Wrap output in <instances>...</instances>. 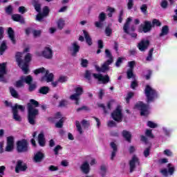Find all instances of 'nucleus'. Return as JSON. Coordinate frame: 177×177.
Returning a JSON list of instances; mask_svg holds the SVG:
<instances>
[{
    "instance_id": "nucleus-1",
    "label": "nucleus",
    "mask_w": 177,
    "mask_h": 177,
    "mask_svg": "<svg viewBox=\"0 0 177 177\" xmlns=\"http://www.w3.org/2000/svg\"><path fill=\"white\" fill-rule=\"evenodd\" d=\"M39 106V103L34 99L30 100L28 103V121L31 125H35L37 115L39 114V110L37 109Z\"/></svg>"
},
{
    "instance_id": "nucleus-2",
    "label": "nucleus",
    "mask_w": 177,
    "mask_h": 177,
    "mask_svg": "<svg viewBox=\"0 0 177 177\" xmlns=\"http://www.w3.org/2000/svg\"><path fill=\"white\" fill-rule=\"evenodd\" d=\"M24 53L18 52L17 53L15 57L17 63H18V66H19L20 68H21L22 71L25 74L28 73V63L31 62L32 55L30 53H27L25 55L24 60L21 59Z\"/></svg>"
},
{
    "instance_id": "nucleus-3",
    "label": "nucleus",
    "mask_w": 177,
    "mask_h": 177,
    "mask_svg": "<svg viewBox=\"0 0 177 177\" xmlns=\"http://www.w3.org/2000/svg\"><path fill=\"white\" fill-rule=\"evenodd\" d=\"M35 74H42L41 81H46V82H51V85L53 88L57 86L59 80L53 82V73H49V71L45 69V68H40L35 71Z\"/></svg>"
},
{
    "instance_id": "nucleus-4",
    "label": "nucleus",
    "mask_w": 177,
    "mask_h": 177,
    "mask_svg": "<svg viewBox=\"0 0 177 177\" xmlns=\"http://www.w3.org/2000/svg\"><path fill=\"white\" fill-rule=\"evenodd\" d=\"M105 56L109 59L102 64L101 68L99 65H95V68L98 73H106L109 70V66L113 63V55L109 49L105 50Z\"/></svg>"
},
{
    "instance_id": "nucleus-5",
    "label": "nucleus",
    "mask_w": 177,
    "mask_h": 177,
    "mask_svg": "<svg viewBox=\"0 0 177 177\" xmlns=\"http://www.w3.org/2000/svg\"><path fill=\"white\" fill-rule=\"evenodd\" d=\"M92 75L95 80H97L100 82H102V84H108V82H110V77H109V75L103 76L102 74L93 73L92 71H86L84 78L91 81Z\"/></svg>"
},
{
    "instance_id": "nucleus-6",
    "label": "nucleus",
    "mask_w": 177,
    "mask_h": 177,
    "mask_svg": "<svg viewBox=\"0 0 177 177\" xmlns=\"http://www.w3.org/2000/svg\"><path fill=\"white\" fill-rule=\"evenodd\" d=\"M145 96L147 97V103H151L154 102L155 99H158V93L156 89L149 85H147L145 89Z\"/></svg>"
},
{
    "instance_id": "nucleus-7",
    "label": "nucleus",
    "mask_w": 177,
    "mask_h": 177,
    "mask_svg": "<svg viewBox=\"0 0 177 177\" xmlns=\"http://www.w3.org/2000/svg\"><path fill=\"white\" fill-rule=\"evenodd\" d=\"M12 118L15 121H17L18 122H21V116L19 114V110L21 111H24L26 110V107L23 105H19L16 104L14 106H12Z\"/></svg>"
},
{
    "instance_id": "nucleus-8",
    "label": "nucleus",
    "mask_w": 177,
    "mask_h": 177,
    "mask_svg": "<svg viewBox=\"0 0 177 177\" xmlns=\"http://www.w3.org/2000/svg\"><path fill=\"white\" fill-rule=\"evenodd\" d=\"M135 108L137 109V110H140V115L147 117V115L150 114V106L149 104L140 102L136 104Z\"/></svg>"
},
{
    "instance_id": "nucleus-9",
    "label": "nucleus",
    "mask_w": 177,
    "mask_h": 177,
    "mask_svg": "<svg viewBox=\"0 0 177 177\" xmlns=\"http://www.w3.org/2000/svg\"><path fill=\"white\" fill-rule=\"evenodd\" d=\"M17 150L18 153H26L28 150V142L27 140L23 139L17 142Z\"/></svg>"
},
{
    "instance_id": "nucleus-10",
    "label": "nucleus",
    "mask_w": 177,
    "mask_h": 177,
    "mask_svg": "<svg viewBox=\"0 0 177 177\" xmlns=\"http://www.w3.org/2000/svg\"><path fill=\"white\" fill-rule=\"evenodd\" d=\"M37 56H42L45 59H52L53 57V50L50 47L46 46L42 52H37Z\"/></svg>"
},
{
    "instance_id": "nucleus-11",
    "label": "nucleus",
    "mask_w": 177,
    "mask_h": 177,
    "mask_svg": "<svg viewBox=\"0 0 177 177\" xmlns=\"http://www.w3.org/2000/svg\"><path fill=\"white\" fill-rule=\"evenodd\" d=\"M111 117L116 122H122L124 116L122 115V109H121V107L118 106L111 113Z\"/></svg>"
},
{
    "instance_id": "nucleus-12",
    "label": "nucleus",
    "mask_w": 177,
    "mask_h": 177,
    "mask_svg": "<svg viewBox=\"0 0 177 177\" xmlns=\"http://www.w3.org/2000/svg\"><path fill=\"white\" fill-rule=\"evenodd\" d=\"M75 93L71 95L70 96L71 100H74L75 102V104H80V99H81V95L84 92V90L82 87H76L75 88Z\"/></svg>"
},
{
    "instance_id": "nucleus-13",
    "label": "nucleus",
    "mask_w": 177,
    "mask_h": 177,
    "mask_svg": "<svg viewBox=\"0 0 177 177\" xmlns=\"http://www.w3.org/2000/svg\"><path fill=\"white\" fill-rule=\"evenodd\" d=\"M24 82L30 84V82H32V77L31 75L21 76L20 80L15 83L16 88H21V86H24Z\"/></svg>"
},
{
    "instance_id": "nucleus-14",
    "label": "nucleus",
    "mask_w": 177,
    "mask_h": 177,
    "mask_svg": "<svg viewBox=\"0 0 177 177\" xmlns=\"http://www.w3.org/2000/svg\"><path fill=\"white\" fill-rule=\"evenodd\" d=\"M153 28V24L150 21H145L144 24H141L138 28L139 32H144L145 34L150 32Z\"/></svg>"
},
{
    "instance_id": "nucleus-15",
    "label": "nucleus",
    "mask_w": 177,
    "mask_h": 177,
    "mask_svg": "<svg viewBox=\"0 0 177 177\" xmlns=\"http://www.w3.org/2000/svg\"><path fill=\"white\" fill-rule=\"evenodd\" d=\"M149 46H150V41L143 39L138 44L137 48L140 52H146L149 49Z\"/></svg>"
},
{
    "instance_id": "nucleus-16",
    "label": "nucleus",
    "mask_w": 177,
    "mask_h": 177,
    "mask_svg": "<svg viewBox=\"0 0 177 177\" xmlns=\"http://www.w3.org/2000/svg\"><path fill=\"white\" fill-rule=\"evenodd\" d=\"M107 18L106 13L102 12L98 15V21L95 22V26L97 27V28H103V22L106 21V19Z\"/></svg>"
},
{
    "instance_id": "nucleus-17",
    "label": "nucleus",
    "mask_w": 177,
    "mask_h": 177,
    "mask_svg": "<svg viewBox=\"0 0 177 177\" xmlns=\"http://www.w3.org/2000/svg\"><path fill=\"white\" fill-rule=\"evenodd\" d=\"M80 46L78 44V42L74 41L71 43V46L68 47V49L71 52V56H77V53L80 52Z\"/></svg>"
},
{
    "instance_id": "nucleus-18",
    "label": "nucleus",
    "mask_w": 177,
    "mask_h": 177,
    "mask_svg": "<svg viewBox=\"0 0 177 177\" xmlns=\"http://www.w3.org/2000/svg\"><path fill=\"white\" fill-rule=\"evenodd\" d=\"M136 165H140V161L136 156H133L131 160L129 161L130 172L132 173L135 171Z\"/></svg>"
},
{
    "instance_id": "nucleus-19",
    "label": "nucleus",
    "mask_w": 177,
    "mask_h": 177,
    "mask_svg": "<svg viewBox=\"0 0 177 177\" xmlns=\"http://www.w3.org/2000/svg\"><path fill=\"white\" fill-rule=\"evenodd\" d=\"M167 168H168V170L167 169L160 170V172L162 173L163 176H168V174L169 175H171V176L174 175V172H175V167H174L172 164L169 163L167 165Z\"/></svg>"
},
{
    "instance_id": "nucleus-20",
    "label": "nucleus",
    "mask_w": 177,
    "mask_h": 177,
    "mask_svg": "<svg viewBox=\"0 0 177 177\" xmlns=\"http://www.w3.org/2000/svg\"><path fill=\"white\" fill-rule=\"evenodd\" d=\"M15 149V138L9 136L7 138V145L6 147V151H12Z\"/></svg>"
},
{
    "instance_id": "nucleus-21",
    "label": "nucleus",
    "mask_w": 177,
    "mask_h": 177,
    "mask_svg": "<svg viewBox=\"0 0 177 177\" xmlns=\"http://www.w3.org/2000/svg\"><path fill=\"white\" fill-rule=\"evenodd\" d=\"M27 170V165L23 162V160H18L15 167L16 174H19L20 171L24 172Z\"/></svg>"
},
{
    "instance_id": "nucleus-22",
    "label": "nucleus",
    "mask_w": 177,
    "mask_h": 177,
    "mask_svg": "<svg viewBox=\"0 0 177 177\" xmlns=\"http://www.w3.org/2000/svg\"><path fill=\"white\" fill-rule=\"evenodd\" d=\"M6 74V64H0V81L1 82H6L5 75Z\"/></svg>"
},
{
    "instance_id": "nucleus-23",
    "label": "nucleus",
    "mask_w": 177,
    "mask_h": 177,
    "mask_svg": "<svg viewBox=\"0 0 177 177\" xmlns=\"http://www.w3.org/2000/svg\"><path fill=\"white\" fill-rule=\"evenodd\" d=\"M49 14V8L48 6H45L43 8V12L42 13H39L37 17H36V20L37 21H42V19L45 16H48Z\"/></svg>"
},
{
    "instance_id": "nucleus-24",
    "label": "nucleus",
    "mask_w": 177,
    "mask_h": 177,
    "mask_svg": "<svg viewBox=\"0 0 177 177\" xmlns=\"http://www.w3.org/2000/svg\"><path fill=\"white\" fill-rule=\"evenodd\" d=\"M80 169L82 172H83V174L88 175V174H89V172L91 171V167L89 166V163L87 161L84 162L80 167Z\"/></svg>"
},
{
    "instance_id": "nucleus-25",
    "label": "nucleus",
    "mask_w": 177,
    "mask_h": 177,
    "mask_svg": "<svg viewBox=\"0 0 177 177\" xmlns=\"http://www.w3.org/2000/svg\"><path fill=\"white\" fill-rule=\"evenodd\" d=\"M44 157H45V155L44 153L41 151H38L35 154V156L33 158V161L35 162H41L42 160H44Z\"/></svg>"
},
{
    "instance_id": "nucleus-26",
    "label": "nucleus",
    "mask_w": 177,
    "mask_h": 177,
    "mask_svg": "<svg viewBox=\"0 0 177 177\" xmlns=\"http://www.w3.org/2000/svg\"><path fill=\"white\" fill-rule=\"evenodd\" d=\"M37 140L39 146H41V147H44V146H45L46 141L45 140V136L44 135V133H40L38 135Z\"/></svg>"
},
{
    "instance_id": "nucleus-27",
    "label": "nucleus",
    "mask_w": 177,
    "mask_h": 177,
    "mask_svg": "<svg viewBox=\"0 0 177 177\" xmlns=\"http://www.w3.org/2000/svg\"><path fill=\"white\" fill-rule=\"evenodd\" d=\"M110 146L113 150L111 153V160H114V157H115L118 151L117 145L114 142H111L110 143Z\"/></svg>"
},
{
    "instance_id": "nucleus-28",
    "label": "nucleus",
    "mask_w": 177,
    "mask_h": 177,
    "mask_svg": "<svg viewBox=\"0 0 177 177\" xmlns=\"http://www.w3.org/2000/svg\"><path fill=\"white\" fill-rule=\"evenodd\" d=\"M8 35L10 39L12 41V44H16V39H15V31L13 30V28H8Z\"/></svg>"
},
{
    "instance_id": "nucleus-29",
    "label": "nucleus",
    "mask_w": 177,
    "mask_h": 177,
    "mask_svg": "<svg viewBox=\"0 0 177 177\" xmlns=\"http://www.w3.org/2000/svg\"><path fill=\"white\" fill-rule=\"evenodd\" d=\"M12 19L14 20V21H19V23H21V24H24V18L21 17V15L19 14L13 15L12 16Z\"/></svg>"
},
{
    "instance_id": "nucleus-30",
    "label": "nucleus",
    "mask_w": 177,
    "mask_h": 177,
    "mask_svg": "<svg viewBox=\"0 0 177 177\" xmlns=\"http://www.w3.org/2000/svg\"><path fill=\"white\" fill-rule=\"evenodd\" d=\"M122 135L124 139L129 142V143H131V138H132V135H131V133L127 130H124L122 132Z\"/></svg>"
},
{
    "instance_id": "nucleus-31",
    "label": "nucleus",
    "mask_w": 177,
    "mask_h": 177,
    "mask_svg": "<svg viewBox=\"0 0 177 177\" xmlns=\"http://www.w3.org/2000/svg\"><path fill=\"white\" fill-rule=\"evenodd\" d=\"M131 21H132V18L131 17L127 18V21L123 26L124 32H126V34H129V30H128V29L129 28V24Z\"/></svg>"
},
{
    "instance_id": "nucleus-32",
    "label": "nucleus",
    "mask_w": 177,
    "mask_h": 177,
    "mask_svg": "<svg viewBox=\"0 0 177 177\" xmlns=\"http://www.w3.org/2000/svg\"><path fill=\"white\" fill-rule=\"evenodd\" d=\"M169 32V27H168V26H164L161 29V32L160 33L159 37H164L165 35H168Z\"/></svg>"
},
{
    "instance_id": "nucleus-33",
    "label": "nucleus",
    "mask_w": 177,
    "mask_h": 177,
    "mask_svg": "<svg viewBox=\"0 0 177 177\" xmlns=\"http://www.w3.org/2000/svg\"><path fill=\"white\" fill-rule=\"evenodd\" d=\"M83 34L86 41V44H88V45L91 46V45H92V38H91V36H89V33H88L86 30H83Z\"/></svg>"
},
{
    "instance_id": "nucleus-34",
    "label": "nucleus",
    "mask_w": 177,
    "mask_h": 177,
    "mask_svg": "<svg viewBox=\"0 0 177 177\" xmlns=\"http://www.w3.org/2000/svg\"><path fill=\"white\" fill-rule=\"evenodd\" d=\"M32 3L36 12H38L39 13H40L41 4L39 3V1H38V0H33Z\"/></svg>"
},
{
    "instance_id": "nucleus-35",
    "label": "nucleus",
    "mask_w": 177,
    "mask_h": 177,
    "mask_svg": "<svg viewBox=\"0 0 177 177\" xmlns=\"http://www.w3.org/2000/svg\"><path fill=\"white\" fill-rule=\"evenodd\" d=\"M8 49V46H6V41L4 40L1 42V46H0V55H3V52Z\"/></svg>"
},
{
    "instance_id": "nucleus-36",
    "label": "nucleus",
    "mask_w": 177,
    "mask_h": 177,
    "mask_svg": "<svg viewBox=\"0 0 177 177\" xmlns=\"http://www.w3.org/2000/svg\"><path fill=\"white\" fill-rule=\"evenodd\" d=\"M153 52H154V48H151L149 52H148V55L146 57V60L147 62H152L153 60Z\"/></svg>"
},
{
    "instance_id": "nucleus-37",
    "label": "nucleus",
    "mask_w": 177,
    "mask_h": 177,
    "mask_svg": "<svg viewBox=\"0 0 177 177\" xmlns=\"http://www.w3.org/2000/svg\"><path fill=\"white\" fill-rule=\"evenodd\" d=\"M49 93V87L48 86H42L39 90V93H41V95H46Z\"/></svg>"
},
{
    "instance_id": "nucleus-38",
    "label": "nucleus",
    "mask_w": 177,
    "mask_h": 177,
    "mask_svg": "<svg viewBox=\"0 0 177 177\" xmlns=\"http://www.w3.org/2000/svg\"><path fill=\"white\" fill-rule=\"evenodd\" d=\"M75 125H76L77 131L79 132L80 135H82L84 131H82V127H81V123H80V121L76 120Z\"/></svg>"
},
{
    "instance_id": "nucleus-39",
    "label": "nucleus",
    "mask_w": 177,
    "mask_h": 177,
    "mask_svg": "<svg viewBox=\"0 0 177 177\" xmlns=\"http://www.w3.org/2000/svg\"><path fill=\"white\" fill-rule=\"evenodd\" d=\"M34 38H38L41 37V34H42V30H33L32 31Z\"/></svg>"
},
{
    "instance_id": "nucleus-40",
    "label": "nucleus",
    "mask_w": 177,
    "mask_h": 177,
    "mask_svg": "<svg viewBox=\"0 0 177 177\" xmlns=\"http://www.w3.org/2000/svg\"><path fill=\"white\" fill-rule=\"evenodd\" d=\"M57 24L59 30H63V28H64V26L66 25L64 20L63 19H59Z\"/></svg>"
},
{
    "instance_id": "nucleus-41",
    "label": "nucleus",
    "mask_w": 177,
    "mask_h": 177,
    "mask_svg": "<svg viewBox=\"0 0 177 177\" xmlns=\"http://www.w3.org/2000/svg\"><path fill=\"white\" fill-rule=\"evenodd\" d=\"M10 92L11 95L12 96V97H15L16 99H17L19 97V93H17V91L15 88L10 87Z\"/></svg>"
},
{
    "instance_id": "nucleus-42",
    "label": "nucleus",
    "mask_w": 177,
    "mask_h": 177,
    "mask_svg": "<svg viewBox=\"0 0 177 177\" xmlns=\"http://www.w3.org/2000/svg\"><path fill=\"white\" fill-rule=\"evenodd\" d=\"M64 120L65 118H62L59 122H57L56 124H55V127L56 128H62L63 127V123L64 122Z\"/></svg>"
},
{
    "instance_id": "nucleus-43",
    "label": "nucleus",
    "mask_w": 177,
    "mask_h": 177,
    "mask_svg": "<svg viewBox=\"0 0 177 177\" xmlns=\"http://www.w3.org/2000/svg\"><path fill=\"white\" fill-rule=\"evenodd\" d=\"M127 78H128L129 80H131V78H135V75L133 74V70H132V69H129V70L127 71Z\"/></svg>"
},
{
    "instance_id": "nucleus-44",
    "label": "nucleus",
    "mask_w": 177,
    "mask_h": 177,
    "mask_svg": "<svg viewBox=\"0 0 177 177\" xmlns=\"http://www.w3.org/2000/svg\"><path fill=\"white\" fill-rule=\"evenodd\" d=\"M152 27H154L155 26H156V27H160L161 26V22H160V21L157 19H154L152 21Z\"/></svg>"
},
{
    "instance_id": "nucleus-45",
    "label": "nucleus",
    "mask_w": 177,
    "mask_h": 177,
    "mask_svg": "<svg viewBox=\"0 0 177 177\" xmlns=\"http://www.w3.org/2000/svg\"><path fill=\"white\" fill-rule=\"evenodd\" d=\"M82 127H84V128H89L91 123H89V121L86 120H83L81 122Z\"/></svg>"
},
{
    "instance_id": "nucleus-46",
    "label": "nucleus",
    "mask_w": 177,
    "mask_h": 177,
    "mask_svg": "<svg viewBox=\"0 0 177 177\" xmlns=\"http://www.w3.org/2000/svg\"><path fill=\"white\" fill-rule=\"evenodd\" d=\"M147 125L149 128H157L158 127V125L156 123L151 121H148Z\"/></svg>"
},
{
    "instance_id": "nucleus-47",
    "label": "nucleus",
    "mask_w": 177,
    "mask_h": 177,
    "mask_svg": "<svg viewBox=\"0 0 177 177\" xmlns=\"http://www.w3.org/2000/svg\"><path fill=\"white\" fill-rule=\"evenodd\" d=\"M63 149V147H62V146L60 145H57L54 149H53V151L55 154V156H57L59 154V151H60V150H62Z\"/></svg>"
},
{
    "instance_id": "nucleus-48",
    "label": "nucleus",
    "mask_w": 177,
    "mask_h": 177,
    "mask_svg": "<svg viewBox=\"0 0 177 177\" xmlns=\"http://www.w3.org/2000/svg\"><path fill=\"white\" fill-rule=\"evenodd\" d=\"M145 135L148 138H151V139H154V135H153V133H151V130H150V129L146 130Z\"/></svg>"
},
{
    "instance_id": "nucleus-49",
    "label": "nucleus",
    "mask_w": 177,
    "mask_h": 177,
    "mask_svg": "<svg viewBox=\"0 0 177 177\" xmlns=\"http://www.w3.org/2000/svg\"><path fill=\"white\" fill-rule=\"evenodd\" d=\"M162 129L165 136H171V131L168 128L162 127Z\"/></svg>"
},
{
    "instance_id": "nucleus-50",
    "label": "nucleus",
    "mask_w": 177,
    "mask_h": 177,
    "mask_svg": "<svg viewBox=\"0 0 177 177\" xmlns=\"http://www.w3.org/2000/svg\"><path fill=\"white\" fill-rule=\"evenodd\" d=\"M57 80H58V82H60L61 84L67 82V77L66 76H60Z\"/></svg>"
},
{
    "instance_id": "nucleus-51",
    "label": "nucleus",
    "mask_w": 177,
    "mask_h": 177,
    "mask_svg": "<svg viewBox=\"0 0 177 177\" xmlns=\"http://www.w3.org/2000/svg\"><path fill=\"white\" fill-rule=\"evenodd\" d=\"M88 63H89V62L87 59H82L81 66H82V67L86 68V67H88Z\"/></svg>"
},
{
    "instance_id": "nucleus-52",
    "label": "nucleus",
    "mask_w": 177,
    "mask_h": 177,
    "mask_svg": "<svg viewBox=\"0 0 177 177\" xmlns=\"http://www.w3.org/2000/svg\"><path fill=\"white\" fill-rule=\"evenodd\" d=\"M37 89V84L33 83L31 84V82L29 84V91L30 92H32V91H35Z\"/></svg>"
},
{
    "instance_id": "nucleus-53",
    "label": "nucleus",
    "mask_w": 177,
    "mask_h": 177,
    "mask_svg": "<svg viewBox=\"0 0 177 177\" xmlns=\"http://www.w3.org/2000/svg\"><path fill=\"white\" fill-rule=\"evenodd\" d=\"M105 34L107 37H110V35L113 34V30H111L110 27H106L105 28Z\"/></svg>"
},
{
    "instance_id": "nucleus-54",
    "label": "nucleus",
    "mask_w": 177,
    "mask_h": 177,
    "mask_svg": "<svg viewBox=\"0 0 177 177\" xmlns=\"http://www.w3.org/2000/svg\"><path fill=\"white\" fill-rule=\"evenodd\" d=\"M100 169H101V175L102 176H104L107 171V167H106V165H102Z\"/></svg>"
},
{
    "instance_id": "nucleus-55",
    "label": "nucleus",
    "mask_w": 177,
    "mask_h": 177,
    "mask_svg": "<svg viewBox=\"0 0 177 177\" xmlns=\"http://www.w3.org/2000/svg\"><path fill=\"white\" fill-rule=\"evenodd\" d=\"M163 154H165V156H167V157H172L173 156L172 151H171L170 149H165L163 151Z\"/></svg>"
},
{
    "instance_id": "nucleus-56",
    "label": "nucleus",
    "mask_w": 177,
    "mask_h": 177,
    "mask_svg": "<svg viewBox=\"0 0 177 177\" xmlns=\"http://www.w3.org/2000/svg\"><path fill=\"white\" fill-rule=\"evenodd\" d=\"M140 10H141V12H142V13H144V15H147V5L143 4L140 7Z\"/></svg>"
},
{
    "instance_id": "nucleus-57",
    "label": "nucleus",
    "mask_w": 177,
    "mask_h": 177,
    "mask_svg": "<svg viewBox=\"0 0 177 177\" xmlns=\"http://www.w3.org/2000/svg\"><path fill=\"white\" fill-rule=\"evenodd\" d=\"M109 128H113L114 127H117V123L114 120H109L107 124Z\"/></svg>"
},
{
    "instance_id": "nucleus-58",
    "label": "nucleus",
    "mask_w": 177,
    "mask_h": 177,
    "mask_svg": "<svg viewBox=\"0 0 177 177\" xmlns=\"http://www.w3.org/2000/svg\"><path fill=\"white\" fill-rule=\"evenodd\" d=\"M62 118V113H60L59 112L57 113L55 115V117L53 118V122H55L56 121V120H61Z\"/></svg>"
},
{
    "instance_id": "nucleus-59",
    "label": "nucleus",
    "mask_w": 177,
    "mask_h": 177,
    "mask_svg": "<svg viewBox=\"0 0 177 177\" xmlns=\"http://www.w3.org/2000/svg\"><path fill=\"white\" fill-rule=\"evenodd\" d=\"M160 6L163 9H167V8H168V1H167L166 0H163L160 3Z\"/></svg>"
},
{
    "instance_id": "nucleus-60",
    "label": "nucleus",
    "mask_w": 177,
    "mask_h": 177,
    "mask_svg": "<svg viewBox=\"0 0 177 177\" xmlns=\"http://www.w3.org/2000/svg\"><path fill=\"white\" fill-rule=\"evenodd\" d=\"M132 8H133V0H129L127 3V8L129 9V10H131Z\"/></svg>"
},
{
    "instance_id": "nucleus-61",
    "label": "nucleus",
    "mask_w": 177,
    "mask_h": 177,
    "mask_svg": "<svg viewBox=\"0 0 177 177\" xmlns=\"http://www.w3.org/2000/svg\"><path fill=\"white\" fill-rule=\"evenodd\" d=\"M123 59H124V58H121V57L118 58V60L115 62L116 67H120L121 66V64H122Z\"/></svg>"
},
{
    "instance_id": "nucleus-62",
    "label": "nucleus",
    "mask_w": 177,
    "mask_h": 177,
    "mask_svg": "<svg viewBox=\"0 0 177 177\" xmlns=\"http://www.w3.org/2000/svg\"><path fill=\"white\" fill-rule=\"evenodd\" d=\"M133 97V93L130 92L127 94V97H126L127 103H129V100Z\"/></svg>"
},
{
    "instance_id": "nucleus-63",
    "label": "nucleus",
    "mask_w": 177,
    "mask_h": 177,
    "mask_svg": "<svg viewBox=\"0 0 177 177\" xmlns=\"http://www.w3.org/2000/svg\"><path fill=\"white\" fill-rule=\"evenodd\" d=\"M12 12H13V8H12V6H9L6 8V12L8 15H12Z\"/></svg>"
},
{
    "instance_id": "nucleus-64",
    "label": "nucleus",
    "mask_w": 177,
    "mask_h": 177,
    "mask_svg": "<svg viewBox=\"0 0 177 177\" xmlns=\"http://www.w3.org/2000/svg\"><path fill=\"white\" fill-rule=\"evenodd\" d=\"M144 156L145 157L147 158L148 156H150V147L147 148L145 151H144Z\"/></svg>"
}]
</instances>
